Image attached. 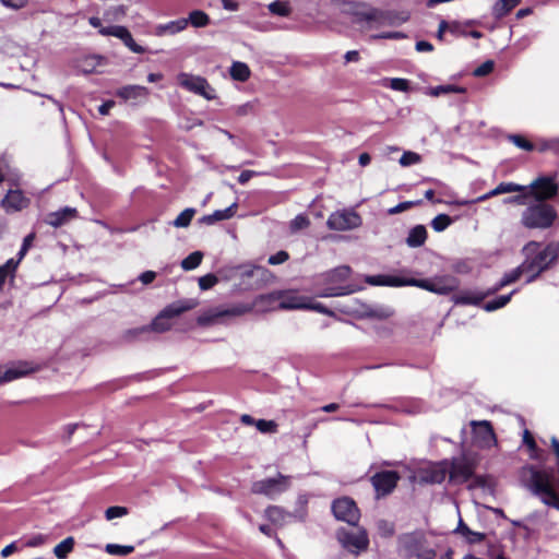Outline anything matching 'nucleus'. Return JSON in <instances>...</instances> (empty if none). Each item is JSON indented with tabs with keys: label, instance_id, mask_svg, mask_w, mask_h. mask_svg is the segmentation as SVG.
I'll use <instances>...</instances> for the list:
<instances>
[{
	"label": "nucleus",
	"instance_id": "nucleus-1",
	"mask_svg": "<svg viewBox=\"0 0 559 559\" xmlns=\"http://www.w3.org/2000/svg\"><path fill=\"white\" fill-rule=\"evenodd\" d=\"M521 485L545 506L559 510V492L557 491L552 474L533 464H526L519 471Z\"/></svg>",
	"mask_w": 559,
	"mask_h": 559
},
{
	"label": "nucleus",
	"instance_id": "nucleus-2",
	"mask_svg": "<svg viewBox=\"0 0 559 559\" xmlns=\"http://www.w3.org/2000/svg\"><path fill=\"white\" fill-rule=\"evenodd\" d=\"M539 248L540 243L537 241H530L523 248L526 258L522 265L528 275L526 283L536 281L542 273L549 270L558 261L559 243L549 242L543 250H539Z\"/></svg>",
	"mask_w": 559,
	"mask_h": 559
},
{
	"label": "nucleus",
	"instance_id": "nucleus-3",
	"mask_svg": "<svg viewBox=\"0 0 559 559\" xmlns=\"http://www.w3.org/2000/svg\"><path fill=\"white\" fill-rule=\"evenodd\" d=\"M197 301L193 299L178 300L175 301L167 307H165L152 321L150 325H144L141 328L130 329L124 332L123 338L127 341L136 338L143 333L154 331L158 333H163L168 331L171 328L170 320L173 318L179 317L181 313L193 309L197 306Z\"/></svg>",
	"mask_w": 559,
	"mask_h": 559
},
{
	"label": "nucleus",
	"instance_id": "nucleus-4",
	"mask_svg": "<svg viewBox=\"0 0 559 559\" xmlns=\"http://www.w3.org/2000/svg\"><path fill=\"white\" fill-rule=\"evenodd\" d=\"M350 269L347 265L335 267L318 277L316 286V296L326 298L344 296L354 293L349 285H342L348 278Z\"/></svg>",
	"mask_w": 559,
	"mask_h": 559
},
{
	"label": "nucleus",
	"instance_id": "nucleus-5",
	"mask_svg": "<svg viewBox=\"0 0 559 559\" xmlns=\"http://www.w3.org/2000/svg\"><path fill=\"white\" fill-rule=\"evenodd\" d=\"M558 217L554 205L534 202L526 206L521 214V224L527 229L550 228Z\"/></svg>",
	"mask_w": 559,
	"mask_h": 559
},
{
	"label": "nucleus",
	"instance_id": "nucleus-6",
	"mask_svg": "<svg viewBox=\"0 0 559 559\" xmlns=\"http://www.w3.org/2000/svg\"><path fill=\"white\" fill-rule=\"evenodd\" d=\"M528 194L535 202L548 203L555 199L559 192V186L556 182V176H539L528 186Z\"/></svg>",
	"mask_w": 559,
	"mask_h": 559
},
{
	"label": "nucleus",
	"instance_id": "nucleus-7",
	"mask_svg": "<svg viewBox=\"0 0 559 559\" xmlns=\"http://www.w3.org/2000/svg\"><path fill=\"white\" fill-rule=\"evenodd\" d=\"M177 81L178 84L188 92L200 95L207 100L216 98L215 90L209 84L205 78L181 72L177 75Z\"/></svg>",
	"mask_w": 559,
	"mask_h": 559
},
{
	"label": "nucleus",
	"instance_id": "nucleus-8",
	"mask_svg": "<svg viewBox=\"0 0 559 559\" xmlns=\"http://www.w3.org/2000/svg\"><path fill=\"white\" fill-rule=\"evenodd\" d=\"M290 487V477L278 474L275 478H265L252 484V492L264 495L270 499H275Z\"/></svg>",
	"mask_w": 559,
	"mask_h": 559
},
{
	"label": "nucleus",
	"instance_id": "nucleus-9",
	"mask_svg": "<svg viewBox=\"0 0 559 559\" xmlns=\"http://www.w3.org/2000/svg\"><path fill=\"white\" fill-rule=\"evenodd\" d=\"M475 444L484 450L498 445L497 435L489 420H472L469 423Z\"/></svg>",
	"mask_w": 559,
	"mask_h": 559
},
{
	"label": "nucleus",
	"instance_id": "nucleus-10",
	"mask_svg": "<svg viewBox=\"0 0 559 559\" xmlns=\"http://www.w3.org/2000/svg\"><path fill=\"white\" fill-rule=\"evenodd\" d=\"M337 539L345 549L356 555L367 549L369 545L368 534L362 528H358L355 532L340 530L337 532Z\"/></svg>",
	"mask_w": 559,
	"mask_h": 559
},
{
	"label": "nucleus",
	"instance_id": "nucleus-11",
	"mask_svg": "<svg viewBox=\"0 0 559 559\" xmlns=\"http://www.w3.org/2000/svg\"><path fill=\"white\" fill-rule=\"evenodd\" d=\"M332 512L338 521L346 522L349 525H357L360 512L356 502L348 497L335 499L332 503Z\"/></svg>",
	"mask_w": 559,
	"mask_h": 559
},
{
	"label": "nucleus",
	"instance_id": "nucleus-12",
	"mask_svg": "<svg viewBox=\"0 0 559 559\" xmlns=\"http://www.w3.org/2000/svg\"><path fill=\"white\" fill-rule=\"evenodd\" d=\"M326 225L331 230H352L361 225V217L355 211H336L329 216Z\"/></svg>",
	"mask_w": 559,
	"mask_h": 559
},
{
	"label": "nucleus",
	"instance_id": "nucleus-13",
	"mask_svg": "<svg viewBox=\"0 0 559 559\" xmlns=\"http://www.w3.org/2000/svg\"><path fill=\"white\" fill-rule=\"evenodd\" d=\"M367 282L376 286H390V287H402V286H416L419 287V278L411 276L406 272L399 274H379L367 277Z\"/></svg>",
	"mask_w": 559,
	"mask_h": 559
},
{
	"label": "nucleus",
	"instance_id": "nucleus-14",
	"mask_svg": "<svg viewBox=\"0 0 559 559\" xmlns=\"http://www.w3.org/2000/svg\"><path fill=\"white\" fill-rule=\"evenodd\" d=\"M460 286V280L453 275L437 276L431 280H421V289L440 295L455 292Z\"/></svg>",
	"mask_w": 559,
	"mask_h": 559
},
{
	"label": "nucleus",
	"instance_id": "nucleus-15",
	"mask_svg": "<svg viewBox=\"0 0 559 559\" xmlns=\"http://www.w3.org/2000/svg\"><path fill=\"white\" fill-rule=\"evenodd\" d=\"M271 297L272 295H260L254 299L253 302H237L227 307L216 308L212 314V318L241 317L251 312L260 302H265V300Z\"/></svg>",
	"mask_w": 559,
	"mask_h": 559
},
{
	"label": "nucleus",
	"instance_id": "nucleus-16",
	"mask_svg": "<svg viewBox=\"0 0 559 559\" xmlns=\"http://www.w3.org/2000/svg\"><path fill=\"white\" fill-rule=\"evenodd\" d=\"M99 34L103 36H114L119 38L126 47H128L134 53H144L146 48L136 44L132 37L130 31L122 25H109L99 29Z\"/></svg>",
	"mask_w": 559,
	"mask_h": 559
},
{
	"label": "nucleus",
	"instance_id": "nucleus-17",
	"mask_svg": "<svg viewBox=\"0 0 559 559\" xmlns=\"http://www.w3.org/2000/svg\"><path fill=\"white\" fill-rule=\"evenodd\" d=\"M400 475L395 471H382L371 477L377 497L386 496L396 487Z\"/></svg>",
	"mask_w": 559,
	"mask_h": 559
},
{
	"label": "nucleus",
	"instance_id": "nucleus-18",
	"mask_svg": "<svg viewBox=\"0 0 559 559\" xmlns=\"http://www.w3.org/2000/svg\"><path fill=\"white\" fill-rule=\"evenodd\" d=\"M272 297L266 299L265 301H272L277 299L278 309L283 310H296V309H305L307 307L308 297L301 296L296 292H283L277 294H271Z\"/></svg>",
	"mask_w": 559,
	"mask_h": 559
},
{
	"label": "nucleus",
	"instance_id": "nucleus-19",
	"mask_svg": "<svg viewBox=\"0 0 559 559\" xmlns=\"http://www.w3.org/2000/svg\"><path fill=\"white\" fill-rule=\"evenodd\" d=\"M150 95L147 87L142 85H124L116 91V96L121 98L123 102H129L132 105H139L146 100Z\"/></svg>",
	"mask_w": 559,
	"mask_h": 559
},
{
	"label": "nucleus",
	"instance_id": "nucleus-20",
	"mask_svg": "<svg viewBox=\"0 0 559 559\" xmlns=\"http://www.w3.org/2000/svg\"><path fill=\"white\" fill-rule=\"evenodd\" d=\"M31 203V200L25 194L16 189L9 190L5 197L1 201V206L7 213L20 212L26 209Z\"/></svg>",
	"mask_w": 559,
	"mask_h": 559
},
{
	"label": "nucleus",
	"instance_id": "nucleus-21",
	"mask_svg": "<svg viewBox=\"0 0 559 559\" xmlns=\"http://www.w3.org/2000/svg\"><path fill=\"white\" fill-rule=\"evenodd\" d=\"M35 371L31 362L20 361L5 370L0 368V384L11 382L13 380L23 378Z\"/></svg>",
	"mask_w": 559,
	"mask_h": 559
},
{
	"label": "nucleus",
	"instance_id": "nucleus-22",
	"mask_svg": "<svg viewBox=\"0 0 559 559\" xmlns=\"http://www.w3.org/2000/svg\"><path fill=\"white\" fill-rule=\"evenodd\" d=\"M490 295L489 289L486 292L464 289L454 293L451 299L455 305L479 306Z\"/></svg>",
	"mask_w": 559,
	"mask_h": 559
},
{
	"label": "nucleus",
	"instance_id": "nucleus-23",
	"mask_svg": "<svg viewBox=\"0 0 559 559\" xmlns=\"http://www.w3.org/2000/svg\"><path fill=\"white\" fill-rule=\"evenodd\" d=\"M399 551L405 557L419 559V535L416 532L399 537Z\"/></svg>",
	"mask_w": 559,
	"mask_h": 559
},
{
	"label": "nucleus",
	"instance_id": "nucleus-24",
	"mask_svg": "<svg viewBox=\"0 0 559 559\" xmlns=\"http://www.w3.org/2000/svg\"><path fill=\"white\" fill-rule=\"evenodd\" d=\"M350 13L357 17L358 21L367 23L379 22L382 17V12L378 9L370 8L366 3L352 2L349 4Z\"/></svg>",
	"mask_w": 559,
	"mask_h": 559
},
{
	"label": "nucleus",
	"instance_id": "nucleus-25",
	"mask_svg": "<svg viewBox=\"0 0 559 559\" xmlns=\"http://www.w3.org/2000/svg\"><path fill=\"white\" fill-rule=\"evenodd\" d=\"M448 474L452 481L464 484L474 477V466L465 461L454 462Z\"/></svg>",
	"mask_w": 559,
	"mask_h": 559
},
{
	"label": "nucleus",
	"instance_id": "nucleus-26",
	"mask_svg": "<svg viewBox=\"0 0 559 559\" xmlns=\"http://www.w3.org/2000/svg\"><path fill=\"white\" fill-rule=\"evenodd\" d=\"M448 475V469L443 465L421 466V483L441 484Z\"/></svg>",
	"mask_w": 559,
	"mask_h": 559
},
{
	"label": "nucleus",
	"instance_id": "nucleus-27",
	"mask_svg": "<svg viewBox=\"0 0 559 559\" xmlns=\"http://www.w3.org/2000/svg\"><path fill=\"white\" fill-rule=\"evenodd\" d=\"M75 215L76 209L64 206L56 212L49 213L46 216L45 222L52 227H60L70 219H72L73 217H75Z\"/></svg>",
	"mask_w": 559,
	"mask_h": 559
},
{
	"label": "nucleus",
	"instance_id": "nucleus-28",
	"mask_svg": "<svg viewBox=\"0 0 559 559\" xmlns=\"http://www.w3.org/2000/svg\"><path fill=\"white\" fill-rule=\"evenodd\" d=\"M187 28L186 17H181L178 20L169 21L167 23L157 24L154 27V35L156 36H166V35H176Z\"/></svg>",
	"mask_w": 559,
	"mask_h": 559
},
{
	"label": "nucleus",
	"instance_id": "nucleus-29",
	"mask_svg": "<svg viewBox=\"0 0 559 559\" xmlns=\"http://www.w3.org/2000/svg\"><path fill=\"white\" fill-rule=\"evenodd\" d=\"M523 444L527 448L531 460L545 461V451L537 445L533 433L528 429L523 431Z\"/></svg>",
	"mask_w": 559,
	"mask_h": 559
},
{
	"label": "nucleus",
	"instance_id": "nucleus-30",
	"mask_svg": "<svg viewBox=\"0 0 559 559\" xmlns=\"http://www.w3.org/2000/svg\"><path fill=\"white\" fill-rule=\"evenodd\" d=\"M522 274H526V271L523 267V265L520 264L518 267L513 269L509 273H506L493 287L489 288V294H496L503 287L515 283L518 280H520Z\"/></svg>",
	"mask_w": 559,
	"mask_h": 559
},
{
	"label": "nucleus",
	"instance_id": "nucleus-31",
	"mask_svg": "<svg viewBox=\"0 0 559 559\" xmlns=\"http://www.w3.org/2000/svg\"><path fill=\"white\" fill-rule=\"evenodd\" d=\"M454 533L462 535L469 545L480 544L486 539V534L472 531L462 519H460Z\"/></svg>",
	"mask_w": 559,
	"mask_h": 559
},
{
	"label": "nucleus",
	"instance_id": "nucleus-32",
	"mask_svg": "<svg viewBox=\"0 0 559 559\" xmlns=\"http://www.w3.org/2000/svg\"><path fill=\"white\" fill-rule=\"evenodd\" d=\"M237 203H233L230 206L224 210H216L212 214L204 215L201 218V222L206 225H213L216 222L229 219L235 215Z\"/></svg>",
	"mask_w": 559,
	"mask_h": 559
},
{
	"label": "nucleus",
	"instance_id": "nucleus-33",
	"mask_svg": "<svg viewBox=\"0 0 559 559\" xmlns=\"http://www.w3.org/2000/svg\"><path fill=\"white\" fill-rule=\"evenodd\" d=\"M524 190L522 185L515 183V182H500L495 189L490 190L486 194L479 197L477 199L478 202L486 201L492 197H496L498 194L502 193H511L515 191H522Z\"/></svg>",
	"mask_w": 559,
	"mask_h": 559
},
{
	"label": "nucleus",
	"instance_id": "nucleus-34",
	"mask_svg": "<svg viewBox=\"0 0 559 559\" xmlns=\"http://www.w3.org/2000/svg\"><path fill=\"white\" fill-rule=\"evenodd\" d=\"M35 239V234L34 233H31L28 234L27 236L24 237L23 239V242H22V246L16 254V258H11L7 261V267L8 269H16L19 267L21 261L24 259V257L26 255L27 251L29 250L33 241Z\"/></svg>",
	"mask_w": 559,
	"mask_h": 559
},
{
	"label": "nucleus",
	"instance_id": "nucleus-35",
	"mask_svg": "<svg viewBox=\"0 0 559 559\" xmlns=\"http://www.w3.org/2000/svg\"><path fill=\"white\" fill-rule=\"evenodd\" d=\"M265 518L276 525H283L287 522V519L293 518L290 513H287L284 509L277 506H271L265 509Z\"/></svg>",
	"mask_w": 559,
	"mask_h": 559
},
{
	"label": "nucleus",
	"instance_id": "nucleus-36",
	"mask_svg": "<svg viewBox=\"0 0 559 559\" xmlns=\"http://www.w3.org/2000/svg\"><path fill=\"white\" fill-rule=\"evenodd\" d=\"M520 2L521 0H497L492 7V15L496 19H502L518 7Z\"/></svg>",
	"mask_w": 559,
	"mask_h": 559
},
{
	"label": "nucleus",
	"instance_id": "nucleus-37",
	"mask_svg": "<svg viewBox=\"0 0 559 559\" xmlns=\"http://www.w3.org/2000/svg\"><path fill=\"white\" fill-rule=\"evenodd\" d=\"M229 74L235 81L246 82L249 80L251 71L247 63L234 61L230 66Z\"/></svg>",
	"mask_w": 559,
	"mask_h": 559
},
{
	"label": "nucleus",
	"instance_id": "nucleus-38",
	"mask_svg": "<svg viewBox=\"0 0 559 559\" xmlns=\"http://www.w3.org/2000/svg\"><path fill=\"white\" fill-rule=\"evenodd\" d=\"M427 95L439 97L441 95L456 93V94H465L466 88L463 86H459L455 84H445V85H438L435 87H429L425 92Z\"/></svg>",
	"mask_w": 559,
	"mask_h": 559
},
{
	"label": "nucleus",
	"instance_id": "nucleus-39",
	"mask_svg": "<svg viewBox=\"0 0 559 559\" xmlns=\"http://www.w3.org/2000/svg\"><path fill=\"white\" fill-rule=\"evenodd\" d=\"M187 26L191 24L193 27L200 28L205 27L210 24L211 20L209 14H206L202 10H193L189 13V16L186 19Z\"/></svg>",
	"mask_w": 559,
	"mask_h": 559
},
{
	"label": "nucleus",
	"instance_id": "nucleus-40",
	"mask_svg": "<svg viewBox=\"0 0 559 559\" xmlns=\"http://www.w3.org/2000/svg\"><path fill=\"white\" fill-rule=\"evenodd\" d=\"M74 544L75 542L72 536L64 538L61 543L55 546L53 555L58 559H66L68 555L73 550Z\"/></svg>",
	"mask_w": 559,
	"mask_h": 559
},
{
	"label": "nucleus",
	"instance_id": "nucleus-41",
	"mask_svg": "<svg viewBox=\"0 0 559 559\" xmlns=\"http://www.w3.org/2000/svg\"><path fill=\"white\" fill-rule=\"evenodd\" d=\"M392 314V309L385 306H371L365 311L366 317L379 320L388 319Z\"/></svg>",
	"mask_w": 559,
	"mask_h": 559
},
{
	"label": "nucleus",
	"instance_id": "nucleus-42",
	"mask_svg": "<svg viewBox=\"0 0 559 559\" xmlns=\"http://www.w3.org/2000/svg\"><path fill=\"white\" fill-rule=\"evenodd\" d=\"M516 290H513L511 292L510 294L508 295H501V296H498L497 298L490 300V301H487L483 308L488 311V312H491V311H495V310H498L500 308H503L504 306H507L511 298H512V295L515 293Z\"/></svg>",
	"mask_w": 559,
	"mask_h": 559
},
{
	"label": "nucleus",
	"instance_id": "nucleus-43",
	"mask_svg": "<svg viewBox=\"0 0 559 559\" xmlns=\"http://www.w3.org/2000/svg\"><path fill=\"white\" fill-rule=\"evenodd\" d=\"M203 253L201 251H194L181 261V267L185 271H191L197 269L202 262Z\"/></svg>",
	"mask_w": 559,
	"mask_h": 559
},
{
	"label": "nucleus",
	"instance_id": "nucleus-44",
	"mask_svg": "<svg viewBox=\"0 0 559 559\" xmlns=\"http://www.w3.org/2000/svg\"><path fill=\"white\" fill-rule=\"evenodd\" d=\"M107 554L111 556H128L133 552L134 547L131 545H118V544H107L105 547Z\"/></svg>",
	"mask_w": 559,
	"mask_h": 559
},
{
	"label": "nucleus",
	"instance_id": "nucleus-45",
	"mask_svg": "<svg viewBox=\"0 0 559 559\" xmlns=\"http://www.w3.org/2000/svg\"><path fill=\"white\" fill-rule=\"evenodd\" d=\"M195 210L188 207L183 210L173 222V225L178 228L188 227L194 216Z\"/></svg>",
	"mask_w": 559,
	"mask_h": 559
},
{
	"label": "nucleus",
	"instance_id": "nucleus-46",
	"mask_svg": "<svg viewBox=\"0 0 559 559\" xmlns=\"http://www.w3.org/2000/svg\"><path fill=\"white\" fill-rule=\"evenodd\" d=\"M524 190L519 191V194L509 197L504 199L506 204H516V205H528V200L532 199L531 194H528L527 186H523Z\"/></svg>",
	"mask_w": 559,
	"mask_h": 559
},
{
	"label": "nucleus",
	"instance_id": "nucleus-47",
	"mask_svg": "<svg viewBox=\"0 0 559 559\" xmlns=\"http://www.w3.org/2000/svg\"><path fill=\"white\" fill-rule=\"evenodd\" d=\"M509 140L519 148L532 152L536 147L533 142H531L527 138L521 134H511L509 135Z\"/></svg>",
	"mask_w": 559,
	"mask_h": 559
},
{
	"label": "nucleus",
	"instance_id": "nucleus-48",
	"mask_svg": "<svg viewBox=\"0 0 559 559\" xmlns=\"http://www.w3.org/2000/svg\"><path fill=\"white\" fill-rule=\"evenodd\" d=\"M452 222L453 219L448 214H439L431 221V227L440 233L445 230Z\"/></svg>",
	"mask_w": 559,
	"mask_h": 559
},
{
	"label": "nucleus",
	"instance_id": "nucleus-49",
	"mask_svg": "<svg viewBox=\"0 0 559 559\" xmlns=\"http://www.w3.org/2000/svg\"><path fill=\"white\" fill-rule=\"evenodd\" d=\"M493 69L495 62L492 60H486L473 71V75L476 78H484L490 74Z\"/></svg>",
	"mask_w": 559,
	"mask_h": 559
},
{
	"label": "nucleus",
	"instance_id": "nucleus-50",
	"mask_svg": "<svg viewBox=\"0 0 559 559\" xmlns=\"http://www.w3.org/2000/svg\"><path fill=\"white\" fill-rule=\"evenodd\" d=\"M377 530L380 536L390 537L394 534V525L386 520H379L377 522Z\"/></svg>",
	"mask_w": 559,
	"mask_h": 559
},
{
	"label": "nucleus",
	"instance_id": "nucleus-51",
	"mask_svg": "<svg viewBox=\"0 0 559 559\" xmlns=\"http://www.w3.org/2000/svg\"><path fill=\"white\" fill-rule=\"evenodd\" d=\"M257 429L262 433L276 432L277 425L273 420L259 419L255 421Z\"/></svg>",
	"mask_w": 559,
	"mask_h": 559
},
{
	"label": "nucleus",
	"instance_id": "nucleus-52",
	"mask_svg": "<svg viewBox=\"0 0 559 559\" xmlns=\"http://www.w3.org/2000/svg\"><path fill=\"white\" fill-rule=\"evenodd\" d=\"M309 224H310L309 218L306 215L299 214L290 221L289 227H290L292 231H297V230L308 227Z\"/></svg>",
	"mask_w": 559,
	"mask_h": 559
},
{
	"label": "nucleus",
	"instance_id": "nucleus-53",
	"mask_svg": "<svg viewBox=\"0 0 559 559\" xmlns=\"http://www.w3.org/2000/svg\"><path fill=\"white\" fill-rule=\"evenodd\" d=\"M16 269H8L7 262L2 265H0V292L3 289V285L7 281V278H10L13 281L15 278Z\"/></svg>",
	"mask_w": 559,
	"mask_h": 559
},
{
	"label": "nucleus",
	"instance_id": "nucleus-54",
	"mask_svg": "<svg viewBox=\"0 0 559 559\" xmlns=\"http://www.w3.org/2000/svg\"><path fill=\"white\" fill-rule=\"evenodd\" d=\"M127 513H128L127 508L115 506V507H109L106 510L105 518H106V520L110 521L116 518H121V516L126 515Z\"/></svg>",
	"mask_w": 559,
	"mask_h": 559
},
{
	"label": "nucleus",
	"instance_id": "nucleus-55",
	"mask_svg": "<svg viewBox=\"0 0 559 559\" xmlns=\"http://www.w3.org/2000/svg\"><path fill=\"white\" fill-rule=\"evenodd\" d=\"M217 283V277L214 274H206L199 278V287L201 290H207Z\"/></svg>",
	"mask_w": 559,
	"mask_h": 559
},
{
	"label": "nucleus",
	"instance_id": "nucleus-56",
	"mask_svg": "<svg viewBox=\"0 0 559 559\" xmlns=\"http://www.w3.org/2000/svg\"><path fill=\"white\" fill-rule=\"evenodd\" d=\"M409 82L406 79H390L389 80V87L394 91L405 92L408 90Z\"/></svg>",
	"mask_w": 559,
	"mask_h": 559
},
{
	"label": "nucleus",
	"instance_id": "nucleus-57",
	"mask_svg": "<svg viewBox=\"0 0 559 559\" xmlns=\"http://www.w3.org/2000/svg\"><path fill=\"white\" fill-rule=\"evenodd\" d=\"M305 309H310V310L317 311L319 313L328 314V316H334V312L332 310H330L329 308H326L323 304L312 302L309 298H308L307 307Z\"/></svg>",
	"mask_w": 559,
	"mask_h": 559
},
{
	"label": "nucleus",
	"instance_id": "nucleus-58",
	"mask_svg": "<svg viewBox=\"0 0 559 559\" xmlns=\"http://www.w3.org/2000/svg\"><path fill=\"white\" fill-rule=\"evenodd\" d=\"M288 258H289V254L286 251L281 250L278 252H276L275 254L270 255L267 262L271 265H278V264L286 262L288 260Z\"/></svg>",
	"mask_w": 559,
	"mask_h": 559
},
{
	"label": "nucleus",
	"instance_id": "nucleus-59",
	"mask_svg": "<svg viewBox=\"0 0 559 559\" xmlns=\"http://www.w3.org/2000/svg\"><path fill=\"white\" fill-rule=\"evenodd\" d=\"M417 162H419V155L413 152H405L400 158V164L402 166L414 165Z\"/></svg>",
	"mask_w": 559,
	"mask_h": 559
},
{
	"label": "nucleus",
	"instance_id": "nucleus-60",
	"mask_svg": "<svg viewBox=\"0 0 559 559\" xmlns=\"http://www.w3.org/2000/svg\"><path fill=\"white\" fill-rule=\"evenodd\" d=\"M406 242L412 248L419 247V225H416L411 229Z\"/></svg>",
	"mask_w": 559,
	"mask_h": 559
},
{
	"label": "nucleus",
	"instance_id": "nucleus-61",
	"mask_svg": "<svg viewBox=\"0 0 559 559\" xmlns=\"http://www.w3.org/2000/svg\"><path fill=\"white\" fill-rule=\"evenodd\" d=\"M419 203V201H405V202H401L399 203L397 205L389 209V214H397V213H402L406 210H408L409 207L414 206V205H417Z\"/></svg>",
	"mask_w": 559,
	"mask_h": 559
},
{
	"label": "nucleus",
	"instance_id": "nucleus-62",
	"mask_svg": "<svg viewBox=\"0 0 559 559\" xmlns=\"http://www.w3.org/2000/svg\"><path fill=\"white\" fill-rule=\"evenodd\" d=\"M448 32H450L454 36H467V32L464 29L463 25L457 21L449 22Z\"/></svg>",
	"mask_w": 559,
	"mask_h": 559
},
{
	"label": "nucleus",
	"instance_id": "nucleus-63",
	"mask_svg": "<svg viewBox=\"0 0 559 559\" xmlns=\"http://www.w3.org/2000/svg\"><path fill=\"white\" fill-rule=\"evenodd\" d=\"M1 4L8 9L20 10L27 4V0H0Z\"/></svg>",
	"mask_w": 559,
	"mask_h": 559
},
{
	"label": "nucleus",
	"instance_id": "nucleus-64",
	"mask_svg": "<svg viewBox=\"0 0 559 559\" xmlns=\"http://www.w3.org/2000/svg\"><path fill=\"white\" fill-rule=\"evenodd\" d=\"M550 444L552 452L556 456V465H557V473H558V485H559V440L556 437H551Z\"/></svg>",
	"mask_w": 559,
	"mask_h": 559
}]
</instances>
